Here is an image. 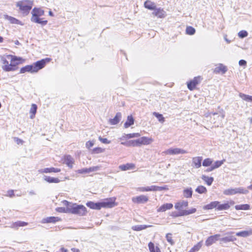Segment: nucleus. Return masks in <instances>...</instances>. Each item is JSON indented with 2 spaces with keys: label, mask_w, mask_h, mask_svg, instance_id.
<instances>
[{
  "label": "nucleus",
  "mask_w": 252,
  "mask_h": 252,
  "mask_svg": "<svg viewBox=\"0 0 252 252\" xmlns=\"http://www.w3.org/2000/svg\"><path fill=\"white\" fill-rule=\"evenodd\" d=\"M64 204L66 206V212L80 216H85L87 213V208L83 205H78L64 200Z\"/></svg>",
  "instance_id": "nucleus-1"
},
{
  "label": "nucleus",
  "mask_w": 252,
  "mask_h": 252,
  "mask_svg": "<svg viewBox=\"0 0 252 252\" xmlns=\"http://www.w3.org/2000/svg\"><path fill=\"white\" fill-rule=\"evenodd\" d=\"M33 2L30 0H21L16 2V5L19 7L23 14L28 15L32 9Z\"/></svg>",
  "instance_id": "nucleus-2"
},
{
  "label": "nucleus",
  "mask_w": 252,
  "mask_h": 252,
  "mask_svg": "<svg viewBox=\"0 0 252 252\" xmlns=\"http://www.w3.org/2000/svg\"><path fill=\"white\" fill-rule=\"evenodd\" d=\"M248 192V190L243 188H230L225 189L223 191V193L226 195H232L237 193L246 194Z\"/></svg>",
  "instance_id": "nucleus-3"
},
{
  "label": "nucleus",
  "mask_w": 252,
  "mask_h": 252,
  "mask_svg": "<svg viewBox=\"0 0 252 252\" xmlns=\"http://www.w3.org/2000/svg\"><path fill=\"white\" fill-rule=\"evenodd\" d=\"M50 58H45L38 61L35 63L32 64L33 69L35 73L38 72L39 70L42 69L46 65V64L50 61Z\"/></svg>",
  "instance_id": "nucleus-4"
},
{
  "label": "nucleus",
  "mask_w": 252,
  "mask_h": 252,
  "mask_svg": "<svg viewBox=\"0 0 252 252\" xmlns=\"http://www.w3.org/2000/svg\"><path fill=\"white\" fill-rule=\"evenodd\" d=\"M2 61L3 65L2 66L3 70L5 71H14L17 69L16 65L18 64V63H9L6 59L2 58Z\"/></svg>",
  "instance_id": "nucleus-5"
},
{
  "label": "nucleus",
  "mask_w": 252,
  "mask_h": 252,
  "mask_svg": "<svg viewBox=\"0 0 252 252\" xmlns=\"http://www.w3.org/2000/svg\"><path fill=\"white\" fill-rule=\"evenodd\" d=\"M166 189L165 187H158L156 186H151L146 187H139L137 190L139 191H161Z\"/></svg>",
  "instance_id": "nucleus-6"
},
{
  "label": "nucleus",
  "mask_w": 252,
  "mask_h": 252,
  "mask_svg": "<svg viewBox=\"0 0 252 252\" xmlns=\"http://www.w3.org/2000/svg\"><path fill=\"white\" fill-rule=\"evenodd\" d=\"M165 154L169 155H175L178 154H184L187 153V152L183 149L180 148H170L164 152Z\"/></svg>",
  "instance_id": "nucleus-7"
},
{
  "label": "nucleus",
  "mask_w": 252,
  "mask_h": 252,
  "mask_svg": "<svg viewBox=\"0 0 252 252\" xmlns=\"http://www.w3.org/2000/svg\"><path fill=\"white\" fill-rule=\"evenodd\" d=\"M201 80L202 78L200 76L195 77L192 80L187 82L188 89L190 91L194 90L196 85L201 82Z\"/></svg>",
  "instance_id": "nucleus-8"
},
{
  "label": "nucleus",
  "mask_w": 252,
  "mask_h": 252,
  "mask_svg": "<svg viewBox=\"0 0 252 252\" xmlns=\"http://www.w3.org/2000/svg\"><path fill=\"white\" fill-rule=\"evenodd\" d=\"M233 233H234L233 232L226 233L225 235H227V236L219 239L220 241V244H221V242L226 243L228 242H234L236 241V238L234 236L231 235V234Z\"/></svg>",
  "instance_id": "nucleus-9"
},
{
  "label": "nucleus",
  "mask_w": 252,
  "mask_h": 252,
  "mask_svg": "<svg viewBox=\"0 0 252 252\" xmlns=\"http://www.w3.org/2000/svg\"><path fill=\"white\" fill-rule=\"evenodd\" d=\"M99 169V167L98 166L91 167L89 168H84L78 170L76 172L79 174H88L91 172L96 171Z\"/></svg>",
  "instance_id": "nucleus-10"
},
{
  "label": "nucleus",
  "mask_w": 252,
  "mask_h": 252,
  "mask_svg": "<svg viewBox=\"0 0 252 252\" xmlns=\"http://www.w3.org/2000/svg\"><path fill=\"white\" fill-rule=\"evenodd\" d=\"M220 236V234H217L209 237L205 241L206 246H210L216 241L219 240Z\"/></svg>",
  "instance_id": "nucleus-11"
},
{
  "label": "nucleus",
  "mask_w": 252,
  "mask_h": 252,
  "mask_svg": "<svg viewBox=\"0 0 252 252\" xmlns=\"http://www.w3.org/2000/svg\"><path fill=\"white\" fill-rule=\"evenodd\" d=\"M132 200L136 203H145L148 201V197L144 195L133 197Z\"/></svg>",
  "instance_id": "nucleus-12"
},
{
  "label": "nucleus",
  "mask_w": 252,
  "mask_h": 252,
  "mask_svg": "<svg viewBox=\"0 0 252 252\" xmlns=\"http://www.w3.org/2000/svg\"><path fill=\"white\" fill-rule=\"evenodd\" d=\"M227 71V67L222 63L218 64L214 69V72L216 73H220L221 72L222 74H224Z\"/></svg>",
  "instance_id": "nucleus-13"
},
{
  "label": "nucleus",
  "mask_w": 252,
  "mask_h": 252,
  "mask_svg": "<svg viewBox=\"0 0 252 252\" xmlns=\"http://www.w3.org/2000/svg\"><path fill=\"white\" fill-rule=\"evenodd\" d=\"M101 208H112L114 206V201L112 198L107 199L100 202Z\"/></svg>",
  "instance_id": "nucleus-14"
},
{
  "label": "nucleus",
  "mask_w": 252,
  "mask_h": 252,
  "mask_svg": "<svg viewBox=\"0 0 252 252\" xmlns=\"http://www.w3.org/2000/svg\"><path fill=\"white\" fill-rule=\"evenodd\" d=\"M61 220V219L59 217H49L45 218H44L41 220V223H55L56 222Z\"/></svg>",
  "instance_id": "nucleus-15"
},
{
  "label": "nucleus",
  "mask_w": 252,
  "mask_h": 252,
  "mask_svg": "<svg viewBox=\"0 0 252 252\" xmlns=\"http://www.w3.org/2000/svg\"><path fill=\"white\" fill-rule=\"evenodd\" d=\"M121 144L126 147H139L138 139L122 142Z\"/></svg>",
  "instance_id": "nucleus-16"
},
{
  "label": "nucleus",
  "mask_w": 252,
  "mask_h": 252,
  "mask_svg": "<svg viewBox=\"0 0 252 252\" xmlns=\"http://www.w3.org/2000/svg\"><path fill=\"white\" fill-rule=\"evenodd\" d=\"M32 18L39 17L40 16H43L44 14V11L43 10L39 8L34 7L32 11Z\"/></svg>",
  "instance_id": "nucleus-17"
},
{
  "label": "nucleus",
  "mask_w": 252,
  "mask_h": 252,
  "mask_svg": "<svg viewBox=\"0 0 252 252\" xmlns=\"http://www.w3.org/2000/svg\"><path fill=\"white\" fill-rule=\"evenodd\" d=\"M61 171V169L55 167L45 168L44 169H41L38 170V172L40 173H58Z\"/></svg>",
  "instance_id": "nucleus-18"
},
{
  "label": "nucleus",
  "mask_w": 252,
  "mask_h": 252,
  "mask_svg": "<svg viewBox=\"0 0 252 252\" xmlns=\"http://www.w3.org/2000/svg\"><path fill=\"white\" fill-rule=\"evenodd\" d=\"M28 223L23 221H17L12 223L10 227L15 229H18L19 227H23L27 226Z\"/></svg>",
  "instance_id": "nucleus-19"
},
{
  "label": "nucleus",
  "mask_w": 252,
  "mask_h": 252,
  "mask_svg": "<svg viewBox=\"0 0 252 252\" xmlns=\"http://www.w3.org/2000/svg\"><path fill=\"white\" fill-rule=\"evenodd\" d=\"M154 11L152 13V14L158 18H163L165 16V11L161 8H155Z\"/></svg>",
  "instance_id": "nucleus-20"
},
{
  "label": "nucleus",
  "mask_w": 252,
  "mask_h": 252,
  "mask_svg": "<svg viewBox=\"0 0 252 252\" xmlns=\"http://www.w3.org/2000/svg\"><path fill=\"white\" fill-rule=\"evenodd\" d=\"M122 118V114L120 112H118L113 119H110L109 120V123L111 125H115L119 123Z\"/></svg>",
  "instance_id": "nucleus-21"
},
{
  "label": "nucleus",
  "mask_w": 252,
  "mask_h": 252,
  "mask_svg": "<svg viewBox=\"0 0 252 252\" xmlns=\"http://www.w3.org/2000/svg\"><path fill=\"white\" fill-rule=\"evenodd\" d=\"M210 114L212 115L214 119H217L218 121H221L225 116L223 110L219 112H211Z\"/></svg>",
  "instance_id": "nucleus-22"
},
{
  "label": "nucleus",
  "mask_w": 252,
  "mask_h": 252,
  "mask_svg": "<svg viewBox=\"0 0 252 252\" xmlns=\"http://www.w3.org/2000/svg\"><path fill=\"white\" fill-rule=\"evenodd\" d=\"M74 159L70 155H66L64 157V163L69 168H72L74 164Z\"/></svg>",
  "instance_id": "nucleus-23"
},
{
  "label": "nucleus",
  "mask_w": 252,
  "mask_h": 252,
  "mask_svg": "<svg viewBox=\"0 0 252 252\" xmlns=\"http://www.w3.org/2000/svg\"><path fill=\"white\" fill-rule=\"evenodd\" d=\"M86 205L93 209L100 210L101 208L100 202L94 203L92 201H89L86 203Z\"/></svg>",
  "instance_id": "nucleus-24"
},
{
  "label": "nucleus",
  "mask_w": 252,
  "mask_h": 252,
  "mask_svg": "<svg viewBox=\"0 0 252 252\" xmlns=\"http://www.w3.org/2000/svg\"><path fill=\"white\" fill-rule=\"evenodd\" d=\"M26 72L32 73H35L32 64L26 65L20 69V73H24Z\"/></svg>",
  "instance_id": "nucleus-25"
},
{
  "label": "nucleus",
  "mask_w": 252,
  "mask_h": 252,
  "mask_svg": "<svg viewBox=\"0 0 252 252\" xmlns=\"http://www.w3.org/2000/svg\"><path fill=\"white\" fill-rule=\"evenodd\" d=\"M139 146L142 145H148L150 144L153 140L152 138H148L147 137L143 136L140 138H138Z\"/></svg>",
  "instance_id": "nucleus-26"
},
{
  "label": "nucleus",
  "mask_w": 252,
  "mask_h": 252,
  "mask_svg": "<svg viewBox=\"0 0 252 252\" xmlns=\"http://www.w3.org/2000/svg\"><path fill=\"white\" fill-rule=\"evenodd\" d=\"M196 211V209L195 208H191L189 210H182L180 211L176 216H187L193 213H194Z\"/></svg>",
  "instance_id": "nucleus-27"
},
{
  "label": "nucleus",
  "mask_w": 252,
  "mask_h": 252,
  "mask_svg": "<svg viewBox=\"0 0 252 252\" xmlns=\"http://www.w3.org/2000/svg\"><path fill=\"white\" fill-rule=\"evenodd\" d=\"M202 157H194L192 158V163L196 168H198L201 166Z\"/></svg>",
  "instance_id": "nucleus-28"
},
{
  "label": "nucleus",
  "mask_w": 252,
  "mask_h": 252,
  "mask_svg": "<svg viewBox=\"0 0 252 252\" xmlns=\"http://www.w3.org/2000/svg\"><path fill=\"white\" fill-rule=\"evenodd\" d=\"M173 206V205L172 203H165L159 207L157 211L158 212H165L167 210H169L172 208Z\"/></svg>",
  "instance_id": "nucleus-29"
},
{
  "label": "nucleus",
  "mask_w": 252,
  "mask_h": 252,
  "mask_svg": "<svg viewBox=\"0 0 252 252\" xmlns=\"http://www.w3.org/2000/svg\"><path fill=\"white\" fill-rule=\"evenodd\" d=\"M43 179L49 183H58L60 182L57 178L51 177L48 176H44Z\"/></svg>",
  "instance_id": "nucleus-30"
},
{
  "label": "nucleus",
  "mask_w": 252,
  "mask_h": 252,
  "mask_svg": "<svg viewBox=\"0 0 252 252\" xmlns=\"http://www.w3.org/2000/svg\"><path fill=\"white\" fill-rule=\"evenodd\" d=\"M135 165L133 163H126L119 166V168L122 171H126L128 170L133 169L134 168Z\"/></svg>",
  "instance_id": "nucleus-31"
},
{
  "label": "nucleus",
  "mask_w": 252,
  "mask_h": 252,
  "mask_svg": "<svg viewBox=\"0 0 252 252\" xmlns=\"http://www.w3.org/2000/svg\"><path fill=\"white\" fill-rule=\"evenodd\" d=\"M236 235L239 237H247L252 235V229L238 232L236 233Z\"/></svg>",
  "instance_id": "nucleus-32"
},
{
  "label": "nucleus",
  "mask_w": 252,
  "mask_h": 252,
  "mask_svg": "<svg viewBox=\"0 0 252 252\" xmlns=\"http://www.w3.org/2000/svg\"><path fill=\"white\" fill-rule=\"evenodd\" d=\"M151 225H136L132 226V229L134 231H141L148 227H151Z\"/></svg>",
  "instance_id": "nucleus-33"
},
{
  "label": "nucleus",
  "mask_w": 252,
  "mask_h": 252,
  "mask_svg": "<svg viewBox=\"0 0 252 252\" xmlns=\"http://www.w3.org/2000/svg\"><path fill=\"white\" fill-rule=\"evenodd\" d=\"M5 19L8 20L11 24L21 25V22L16 18L7 15H4Z\"/></svg>",
  "instance_id": "nucleus-34"
},
{
  "label": "nucleus",
  "mask_w": 252,
  "mask_h": 252,
  "mask_svg": "<svg viewBox=\"0 0 252 252\" xmlns=\"http://www.w3.org/2000/svg\"><path fill=\"white\" fill-rule=\"evenodd\" d=\"M144 6L148 9L154 10L155 9L156 5L154 2L147 0L144 2Z\"/></svg>",
  "instance_id": "nucleus-35"
},
{
  "label": "nucleus",
  "mask_w": 252,
  "mask_h": 252,
  "mask_svg": "<svg viewBox=\"0 0 252 252\" xmlns=\"http://www.w3.org/2000/svg\"><path fill=\"white\" fill-rule=\"evenodd\" d=\"M134 120L132 116H128L126 121L124 124V127L128 128L131 125H133Z\"/></svg>",
  "instance_id": "nucleus-36"
},
{
  "label": "nucleus",
  "mask_w": 252,
  "mask_h": 252,
  "mask_svg": "<svg viewBox=\"0 0 252 252\" xmlns=\"http://www.w3.org/2000/svg\"><path fill=\"white\" fill-rule=\"evenodd\" d=\"M6 59L10 60L11 63H19L18 62L21 60V58H18L16 56L8 55L6 56Z\"/></svg>",
  "instance_id": "nucleus-37"
},
{
  "label": "nucleus",
  "mask_w": 252,
  "mask_h": 252,
  "mask_svg": "<svg viewBox=\"0 0 252 252\" xmlns=\"http://www.w3.org/2000/svg\"><path fill=\"white\" fill-rule=\"evenodd\" d=\"M140 136L139 133H133L129 134H125L123 137L121 138V139H128L134 137H138Z\"/></svg>",
  "instance_id": "nucleus-38"
},
{
  "label": "nucleus",
  "mask_w": 252,
  "mask_h": 252,
  "mask_svg": "<svg viewBox=\"0 0 252 252\" xmlns=\"http://www.w3.org/2000/svg\"><path fill=\"white\" fill-rule=\"evenodd\" d=\"M31 21L34 23L41 24L42 26H44L47 24V20H42L39 17L31 18Z\"/></svg>",
  "instance_id": "nucleus-39"
},
{
  "label": "nucleus",
  "mask_w": 252,
  "mask_h": 252,
  "mask_svg": "<svg viewBox=\"0 0 252 252\" xmlns=\"http://www.w3.org/2000/svg\"><path fill=\"white\" fill-rule=\"evenodd\" d=\"M219 201H213L211 202L210 204H207L204 207L205 209H212L213 208H216L218 209V207L219 205Z\"/></svg>",
  "instance_id": "nucleus-40"
},
{
  "label": "nucleus",
  "mask_w": 252,
  "mask_h": 252,
  "mask_svg": "<svg viewBox=\"0 0 252 252\" xmlns=\"http://www.w3.org/2000/svg\"><path fill=\"white\" fill-rule=\"evenodd\" d=\"M202 179L208 185L211 186L214 181V178L205 175L202 176Z\"/></svg>",
  "instance_id": "nucleus-41"
},
{
  "label": "nucleus",
  "mask_w": 252,
  "mask_h": 252,
  "mask_svg": "<svg viewBox=\"0 0 252 252\" xmlns=\"http://www.w3.org/2000/svg\"><path fill=\"white\" fill-rule=\"evenodd\" d=\"M184 196L186 198H190L192 195V190L191 188L185 189L183 191Z\"/></svg>",
  "instance_id": "nucleus-42"
},
{
  "label": "nucleus",
  "mask_w": 252,
  "mask_h": 252,
  "mask_svg": "<svg viewBox=\"0 0 252 252\" xmlns=\"http://www.w3.org/2000/svg\"><path fill=\"white\" fill-rule=\"evenodd\" d=\"M37 105L35 104H32L31 106V108L30 109V113L32 114L30 116L31 119L33 118L36 114L37 111Z\"/></svg>",
  "instance_id": "nucleus-43"
},
{
  "label": "nucleus",
  "mask_w": 252,
  "mask_h": 252,
  "mask_svg": "<svg viewBox=\"0 0 252 252\" xmlns=\"http://www.w3.org/2000/svg\"><path fill=\"white\" fill-rule=\"evenodd\" d=\"M153 115L155 116L158 119V121L161 123H163L165 121V118L163 117V115L159 113L154 112L153 113Z\"/></svg>",
  "instance_id": "nucleus-44"
},
{
  "label": "nucleus",
  "mask_w": 252,
  "mask_h": 252,
  "mask_svg": "<svg viewBox=\"0 0 252 252\" xmlns=\"http://www.w3.org/2000/svg\"><path fill=\"white\" fill-rule=\"evenodd\" d=\"M148 247L150 252H160V250L158 247L155 248L154 243L150 242Z\"/></svg>",
  "instance_id": "nucleus-45"
},
{
  "label": "nucleus",
  "mask_w": 252,
  "mask_h": 252,
  "mask_svg": "<svg viewBox=\"0 0 252 252\" xmlns=\"http://www.w3.org/2000/svg\"><path fill=\"white\" fill-rule=\"evenodd\" d=\"M230 208V205L228 203L220 204L219 203L218 210L219 211L227 210Z\"/></svg>",
  "instance_id": "nucleus-46"
},
{
  "label": "nucleus",
  "mask_w": 252,
  "mask_h": 252,
  "mask_svg": "<svg viewBox=\"0 0 252 252\" xmlns=\"http://www.w3.org/2000/svg\"><path fill=\"white\" fill-rule=\"evenodd\" d=\"M235 208L237 210H247L250 209V205L248 204L237 205L235 206Z\"/></svg>",
  "instance_id": "nucleus-47"
},
{
  "label": "nucleus",
  "mask_w": 252,
  "mask_h": 252,
  "mask_svg": "<svg viewBox=\"0 0 252 252\" xmlns=\"http://www.w3.org/2000/svg\"><path fill=\"white\" fill-rule=\"evenodd\" d=\"M195 191L200 194L204 193L207 192V189L203 186H199L195 189Z\"/></svg>",
  "instance_id": "nucleus-48"
},
{
  "label": "nucleus",
  "mask_w": 252,
  "mask_h": 252,
  "mask_svg": "<svg viewBox=\"0 0 252 252\" xmlns=\"http://www.w3.org/2000/svg\"><path fill=\"white\" fill-rule=\"evenodd\" d=\"M213 162V159L210 158H205L202 162V165L203 166H209L212 165Z\"/></svg>",
  "instance_id": "nucleus-49"
},
{
  "label": "nucleus",
  "mask_w": 252,
  "mask_h": 252,
  "mask_svg": "<svg viewBox=\"0 0 252 252\" xmlns=\"http://www.w3.org/2000/svg\"><path fill=\"white\" fill-rule=\"evenodd\" d=\"M186 32L189 35H193L195 32V30L194 28L191 26L187 27L186 30Z\"/></svg>",
  "instance_id": "nucleus-50"
},
{
  "label": "nucleus",
  "mask_w": 252,
  "mask_h": 252,
  "mask_svg": "<svg viewBox=\"0 0 252 252\" xmlns=\"http://www.w3.org/2000/svg\"><path fill=\"white\" fill-rule=\"evenodd\" d=\"M225 161V159H223L221 160H217L214 162V164H213L212 165L214 167V168L215 169L216 168H218L221 166V165L224 163Z\"/></svg>",
  "instance_id": "nucleus-51"
},
{
  "label": "nucleus",
  "mask_w": 252,
  "mask_h": 252,
  "mask_svg": "<svg viewBox=\"0 0 252 252\" xmlns=\"http://www.w3.org/2000/svg\"><path fill=\"white\" fill-rule=\"evenodd\" d=\"M202 241H200V242H198L196 245H194L192 248V251H194L195 252H198L202 247Z\"/></svg>",
  "instance_id": "nucleus-52"
},
{
  "label": "nucleus",
  "mask_w": 252,
  "mask_h": 252,
  "mask_svg": "<svg viewBox=\"0 0 252 252\" xmlns=\"http://www.w3.org/2000/svg\"><path fill=\"white\" fill-rule=\"evenodd\" d=\"M239 96L244 100L250 101L251 96L243 93L239 94Z\"/></svg>",
  "instance_id": "nucleus-53"
},
{
  "label": "nucleus",
  "mask_w": 252,
  "mask_h": 252,
  "mask_svg": "<svg viewBox=\"0 0 252 252\" xmlns=\"http://www.w3.org/2000/svg\"><path fill=\"white\" fill-rule=\"evenodd\" d=\"M248 33L247 32L244 30L238 32V36L239 37L241 38H243L244 37H247L248 36Z\"/></svg>",
  "instance_id": "nucleus-54"
},
{
  "label": "nucleus",
  "mask_w": 252,
  "mask_h": 252,
  "mask_svg": "<svg viewBox=\"0 0 252 252\" xmlns=\"http://www.w3.org/2000/svg\"><path fill=\"white\" fill-rule=\"evenodd\" d=\"M166 238L168 243H169L171 245H173L174 244V241L172 238V234L171 233H168L166 235Z\"/></svg>",
  "instance_id": "nucleus-55"
},
{
  "label": "nucleus",
  "mask_w": 252,
  "mask_h": 252,
  "mask_svg": "<svg viewBox=\"0 0 252 252\" xmlns=\"http://www.w3.org/2000/svg\"><path fill=\"white\" fill-rule=\"evenodd\" d=\"M98 140L104 144H110L111 143V141L108 140L107 138H102L101 136L98 137Z\"/></svg>",
  "instance_id": "nucleus-56"
},
{
  "label": "nucleus",
  "mask_w": 252,
  "mask_h": 252,
  "mask_svg": "<svg viewBox=\"0 0 252 252\" xmlns=\"http://www.w3.org/2000/svg\"><path fill=\"white\" fill-rule=\"evenodd\" d=\"M94 144V141L92 140V141H88L86 143V147L90 149L91 147H92Z\"/></svg>",
  "instance_id": "nucleus-57"
},
{
  "label": "nucleus",
  "mask_w": 252,
  "mask_h": 252,
  "mask_svg": "<svg viewBox=\"0 0 252 252\" xmlns=\"http://www.w3.org/2000/svg\"><path fill=\"white\" fill-rule=\"evenodd\" d=\"M7 194L6 196H9L10 197H13L14 196L15 194L14 193V190L12 189H10L7 191Z\"/></svg>",
  "instance_id": "nucleus-58"
},
{
  "label": "nucleus",
  "mask_w": 252,
  "mask_h": 252,
  "mask_svg": "<svg viewBox=\"0 0 252 252\" xmlns=\"http://www.w3.org/2000/svg\"><path fill=\"white\" fill-rule=\"evenodd\" d=\"M93 151L95 153H102L103 152V150L101 148L98 147V148H94L93 149Z\"/></svg>",
  "instance_id": "nucleus-59"
},
{
  "label": "nucleus",
  "mask_w": 252,
  "mask_h": 252,
  "mask_svg": "<svg viewBox=\"0 0 252 252\" xmlns=\"http://www.w3.org/2000/svg\"><path fill=\"white\" fill-rule=\"evenodd\" d=\"M14 140L17 144H23V141L18 137H14Z\"/></svg>",
  "instance_id": "nucleus-60"
},
{
  "label": "nucleus",
  "mask_w": 252,
  "mask_h": 252,
  "mask_svg": "<svg viewBox=\"0 0 252 252\" xmlns=\"http://www.w3.org/2000/svg\"><path fill=\"white\" fill-rule=\"evenodd\" d=\"M180 203L182 208L183 207H187L188 206V202L187 201H182Z\"/></svg>",
  "instance_id": "nucleus-61"
},
{
  "label": "nucleus",
  "mask_w": 252,
  "mask_h": 252,
  "mask_svg": "<svg viewBox=\"0 0 252 252\" xmlns=\"http://www.w3.org/2000/svg\"><path fill=\"white\" fill-rule=\"evenodd\" d=\"M239 64L240 66H246L247 62L244 60H241L239 61Z\"/></svg>",
  "instance_id": "nucleus-62"
},
{
  "label": "nucleus",
  "mask_w": 252,
  "mask_h": 252,
  "mask_svg": "<svg viewBox=\"0 0 252 252\" xmlns=\"http://www.w3.org/2000/svg\"><path fill=\"white\" fill-rule=\"evenodd\" d=\"M58 211L60 212H64V213H67L66 212V208L63 207H60L58 208Z\"/></svg>",
  "instance_id": "nucleus-63"
},
{
  "label": "nucleus",
  "mask_w": 252,
  "mask_h": 252,
  "mask_svg": "<svg viewBox=\"0 0 252 252\" xmlns=\"http://www.w3.org/2000/svg\"><path fill=\"white\" fill-rule=\"evenodd\" d=\"M180 202H178L177 203H176L175 205V209H177V210H180L182 207H181V206L180 205Z\"/></svg>",
  "instance_id": "nucleus-64"
}]
</instances>
